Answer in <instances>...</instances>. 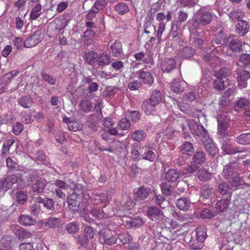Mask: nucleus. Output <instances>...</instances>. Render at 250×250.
<instances>
[{"label": "nucleus", "instance_id": "f257e3e1", "mask_svg": "<svg viewBox=\"0 0 250 250\" xmlns=\"http://www.w3.org/2000/svg\"><path fill=\"white\" fill-rule=\"evenodd\" d=\"M214 14L210 11L201 8L196 11L193 19L190 21L191 28L196 32L201 31L203 27L210 23L213 18Z\"/></svg>", "mask_w": 250, "mask_h": 250}, {"label": "nucleus", "instance_id": "f03ea898", "mask_svg": "<svg viewBox=\"0 0 250 250\" xmlns=\"http://www.w3.org/2000/svg\"><path fill=\"white\" fill-rule=\"evenodd\" d=\"M162 93L158 90L152 91L149 98L145 100L142 103V109L147 115H155L156 113L155 107L162 101Z\"/></svg>", "mask_w": 250, "mask_h": 250}, {"label": "nucleus", "instance_id": "7ed1b4c3", "mask_svg": "<svg viewBox=\"0 0 250 250\" xmlns=\"http://www.w3.org/2000/svg\"><path fill=\"white\" fill-rule=\"evenodd\" d=\"M231 75V70L226 67L221 68L215 71V77L212 85L214 89L218 91L223 90L225 87V83L227 81L228 77Z\"/></svg>", "mask_w": 250, "mask_h": 250}, {"label": "nucleus", "instance_id": "20e7f679", "mask_svg": "<svg viewBox=\"0 0 250 250\" xmlns=\"http://www.w3.org/2000/svg\"><path fill=\"white\" fill-rule=\"evenodd\" d=\"M229 121V119L228 117L223 114H221L217 118L218 132L220 137L222 138L228 139L229 136L227 132Z\"/></svg>", "mask_w": 250, "mask_h": 250}, {"label": "nucleus", "instance_id": "39448f33", "mask_svg": "<svg viewBox=\"0 0 250 250\" xmlns=\"http://www.w3.org/2000/svg\"><path fill=\"white\" fill-rule=\"evenodd\" d=\"M155 146V144L152 142H147L141 148L142 159L150 162H153L156 158L155 154L153 150Z\"/></svg>", "mask_w": 250, "mask_h": 250}, {"label": "nucleus", "instance_id": "423d86ee", "mask_svg": "<svg viewBox=\"0 0 250 250\" xmlns=\"http://www.w3.org/2000/svg\"><path fill=\"white\" fill-rule=\"evenodd\" d=\"M99 240L101 243L111 246L116 243L117 238L109 229H103L99 232Z\"/></svg>", "mask_w": 250, "mask_h": 250}, {"label": "nucleus", "instance_id": "0eeeda50", "mask_svg": "<svg viewBox=\"0 0 250 250\" xmlns=\"http://www.w3.org/2000/svg\"><path fill=\"white\" fill-rule=\"evenodd\" d=\"M130 127V123L126 118H122L120 120L116 127L113 128L111 131L114 136L120 135L124 136L125 135V131L128 132Z\"/></svg>", "mask_w": 250, "mask_h": 250}, {"label": "nucleus", "instance_id": "6e6552de", "mask_svg": "<svg viewBox=\"0 0 250 250\" xmlns=\"http://www.w3.org/2000/svg\"><path fill=\"white\" fill-rule=\"evenodd\" d=\"M222 150L225 154L232 155L245 152V150L239 146H234L229 141L223 140L222 143Z\"/></svg>", "mask_w": 250, "mask_h": 250}, {"label": "nucleus", "instance_id": "1a4fd4ad", "mask_svg": "<svg viewBox=\"0 0 250 250\" xmlns=\"http://www.w3.org/2000/svg\"><path fill=\"white\" fill-rule=\"evenodd\" d=\"M146 214L150 219L157 222L163 221L165 218L163 211L156 207L150 206L148 207Z\"/></svg>", "mask_w": 250, "mask_h": 250}, {"label": "nucleus", "instance_id": "9d476101", "mask_svg": "<svg viewBox=\"0 0 250 250\" xmlns=\"http://www.w3.org/2000/svg\"><path fill=\"white\" fill-rule=\"evenodd\" d=\"M227 180L231 188H234V190L243 188L244 186L247 185L243 177L240 176V174L238 172L233 174L231 178Z\"/></svg>", "mask_w": 250, "mask_h": 250}, {"label": "nucleus", "instance_id": "9b49d317", "mask_svg": "<svg viewBox=\"0 0 250 250\" xmlns=\"http://www.w3.org/2000/svg\"><path fill=\"white\" fill-rule=\"evenodd\" d=\"M237 168V163L235 161L229 162L223 166L222 171V176L225 180L229 179L231 176L236 174L237 172L235 169Z\"/></svg>", "mask_w": 250, "mask_h": 250}, {"label": "nucleus", "instance_id": "f8f14e48", "mask_svg": "<svg viewBox=\"0 0 250 250\" xmlns=\"http://www.w3.org/2000/svg\"><path fill=\"white\" fill-rule=\"evenodd\" d=\"M188 128L194 135L205 137L207 133V130L202 125H198L193 120H188Z\"/></svg>", "mask_w": 250, "mask_h": 250}, {"label": "nucleus", "instance_id": "ddd939ff", "mask_svg": "<svg viewBox=\"0 0 250 250\" xmlns=\"http://www.w3.org/2000/svg\"><path fill=\"white\" fill-rule=\"evenodd\" d=\"M176 63V61L173 58H165L161 61V70L163 73H171L175 68Z\"/></svg>", "mask_w": 250, "mask_h": 250}, {"label": "nucleus", "instance_id": "4468645a", "mask_svg": "<svg viewBox=\"0 0 250 250\" xmlns=\"http://www.w3.org/2000/svg\"><path fill=\"white\" fill-rule=\"evenodd\" d=\"M36 201L39 204H42L47 211L53 212L55 209V202L53 199L46 197H38L36 199Z\"/></svg>", "mask_w": 250, "mask_h": 250}, {"label": "nucleus", "instance_id": "2eb2a0df", "mask_svg": "<svg viewBox=\"0 0 250 250\" xmlns=\"http://www.w3.org/2000/svg\"><path fill=\"white\" fill-rule=\"evenodd\" d=\"M217 192L222 195H227V197L232 196V188L229 184L225 181H223L219 183L217 187Z\"/></svg>", "mask_w": 250, "mask_h": 250}, {"label": "nucleus", "instance_id": "dca6fc26", "mask_svg": "<svg viewBox=\"0 0 250 250\" xmlns=\"http://www.w3.org/2000/svg\"><path fill=\"white\" fill-rule=\"evenodd\" d=\"M138 79L144 84L151 85L154 83V78L152 74L148 72L143 70H139L138 72Z\"/></svg>", "mask_w": 250, "mask_h": 250}, {"label": "nucleus", "instance_id": "f3484780", "mask_svg": "<svg viewBox=\"0 0 250 250\" xmlns=\"http://www.w3.org/2000/svg\"><path fill=\"white\" fill-rule=\"evenodd\" d=\"M110 53L113 57H122L124 55L122 44L118 41L111 44L110 46Z\"/></svg>", "mask_w": 250, "mask_h": 250}, {"label": "nucleus", "instance_id": "a211bd4d", "mask_svg": "<svg viewBox=\"0 0 250 250\" xmlns=\"http://www.w3.org/2000/svg\"><path fill=\"white\" fill-rule=\"evenodd\" d=\"M195 54V49L190 46L182 47L178 52V55L179 58L186 60L190 59L191 57L194 56Z\"/></svg>", "mask_w": 250, "mask_h": 250}, {"label": "nucleus", "instance_id": "6ab92c4d", "mask_svg": "<svg viewBox=\"0 0 250 250\" xmlns=\"http://www.w3.org/2000/svg\"><path fill=\"white\" fill-rule=\"evenodd\" d=\"M250 24L249 22L244 20H238L235 25V31L239 36H245L249 31Z\"/></svg>", "mask_w": 250, "mask_h": 250}, {"label": "nucleus", "instance_id": "aec40b11", "mask_svg": "<svg viewBox=\"0 0 250 250\" xmlns=\"http://www.w3.org/2000/svg\"><path fill=\"white\" fill-rule=\"evenodd\" d=\"M68 208L73 212H76L79 209L80 202L77 200L76 194H72L68 195L67 198Z\"/></svg>", "mask_w": 250, "mask_h": 250}, {"label": "nucleus", "instance_id": "412c9836", "mask_svg": "<svg viewBox=\"0 0 250 250\" xmlns=\"http://www.w3.org/2000/svg\"><path fill=\"white\" fill-rule=\"evenodd\" d=\"M151 193V189L150 188L143 186L137 189L135 193V196L139 200H145L149 197Z\"/></svg>", "mask_w": 250, "mask_h": 250}, {"label": "nucleus", "instance_id": "4be33fe9", "mask_svg": "<svg viewBox=\"0 0 250 250\" xmlns=\"http://www.w3.org/2000/svg\"><path fill=\"white\" fill-rule=\"evenodd\" d=\"M228 48L232 52H239L241 49L242 42L238 38L231 39L230 37L228 39Z\"/></svg>", "mask_w": 250, "mask_h": 250}, {"label": "nucleus", "instance_id": "5701e85b", "mask_svg": "<svg viewBox=\"0 0 250 250\" xmlns=\"http://www.w3.org/2000/svg\"><path fill=\"white\" fill-rule=\"evenodd\" d=\"M125 223L126 228L130 229L141 227L144 224V222L141 217H136L133 218H129L128 220L125 221Z\"/></svg>", "mask_w": 250, "mask_h": 250}, {"label": "nucleus", "instance_id": "b1692460", "mask_svg": "<svg viewBox=\"0 0 250 250\" xmlns=\"http://www.w3.org/2000/svg\"><path fill=\"white\" fill-rule=\"evenodd\" d=\"M61 220L57 217H49L44 221H42L41 225L43 227H48L49 229H55L60 225Z\"/></svg>", "mask_w": 250, "mask_h": 250}, {"label": "nucleus", "instance_id": "393cba45", "mask_svg": "<svg viewBox=\"0 0 250 250\" xmlns=\"http://www.w3.org/2000/svg\"><path fill=\"white\" fill-rule=\"evenodd\" d=\"M198 165L194 163L188 164L186 167L181 169V174L182 175L189 176L196 173L199 170Z\"/></svg>", "mask_w": 250, "mask_h": 250}, {"label": "nucleus", "instance_id": "a878e982", "mask_svg": "<svg viewBox=\"0 0 250 250\" xmlns=\"http://www.w3.org/2000/svg\"><path fill=\"white\" fill-rule=\"evenodd\" d=\"M230 196L227 197L225 199H220L216 203L215 208L219 212H224L228 208V207L230 203L231 200Z\"/></svg>", "mask_w": 250, "mask_h": 250}, {"label": "nucleus", "instance_id": "bb28decb", "mask_svg": "<svg viewBox=\"0 0 250 250\" xmlns=\"http://www.w3.org/2000/svg\"><path fill=\"white\" fill-rule=\"evenodd\" d=\"M185 85V82L175 79L171 83L170 88L172 92L180 94L184 91Z\"/></svg>", "mask_w": 250, "mask_h": 250}, {"label": "nucleus", "instance_id": "cd10ccee", "mask_svg": "<svg viewBox=\"0 0 250 250\" xmlns=\"http://www.w3.org/2000/svg\"><path fill=\"white\" fill-rule=\"evenodd\" d=\"M180 174L181 169L179 171L175 169H170L165 173V179L168 182L173 183L179 178Z\"/></svg>", "mask_w": 250, "mask_h": 250}, {"label": "nucleus", "instance_id": "c85d7f7f", "mask_svg": "<svg viewBox=\"0 0 250 250\" xmlns=\"http://www.w3.org/2000/svg\"><path fill=\"white\" fill-rule=\"evenodd\" d=\"M46 186L45 181L40 179L37 180L32 186V190L37 194L42 193Z\"/></svg>", "mask_w": 250, "mask_h": 250}, {"label": "nucleus", "instance_id": "c756f323", "mask_svg": "<svg viewBox=\"0 0 250 250\" xmlns=\"http://www.w3.org/2000/svg\"><path fill=\"white\" fill-rule=\"evenodd\" d=\"M15 143V140L12 139H8L2 145L1 149V155L3 156H6L7 153L12 154L14 151L12 148Z\"/></svg>", "mask_w": 250, "mask_h": 250}, {"label": "nucleus", "instance_id": "7c9ffc66", "mask_svg": "<svg viewBox=\"0 0 250 250\" xmlns=\"http://www.w3.org/2000/svg\"><path fill=\"white\" fill-rule=\"evenodd\" d=\"M18 104L24 108L31 107L34 103L33 99L29 96H23L17 100Z\"/></svg>", "mask_w": 250, "mask_h": 250}, {"label": "nucleus", "instance_id": "2f4dec72", "mask_svg": "<svg viewBox=\"0 0 250 250\" xmlns=\"http://www.w3.org/2000/svg\"><path fill=\"white\" fill-rule=\"evenodd\" d=\"M250 78V73L246 70H240L237 73V81L239 83L241 82V83H239V84L242 85V88L247 86V84L246 82Z\"/></svg>", "mask_w": 250, "mask_h": 250}, {"label": "nucleus", "instance_id": "473e14b6", "mask_svg": "<svg viewBox=\"0 0 250 250\" xmlns=\"http://www.w3.org/2000/svg\"><path fill=\"white\" fill-rule=\"evenodd\" d=\"M98 54L94 51H89L84 54L83 59L85 62L90 65H94L96 64Z\"/></svg>", "mask_w": 250, "mask_h": 250}, {"label": "nucleus", "instance_id": "72a5a7b5", "mask_svg": "<svg viewBox=\"0 0 250 250\" xmlns=\"http://www.w3.org/2000/svg\"><path fill=\"white\" fill-rule=\"evenodd\" d=\"M192 160L196 164L201 165L206 160V153L202 150H197L193 155Z\"/></svg>", "mask_w": 250, "mask_h": 250}, {"label": "nucleus", "instance_id": "f704fd0d", "mask_svg": "<svg viewBox=\"0 0 250 250\" xmlns=\"http://www.w3.org/2000/svg\"><path fill=\"white\" fill-rule=\"evenodd\" d=\"M190 201L186 197H181L176 201L177 207L180 210L186 211L190 207Z\"/></svg>", "mask_w": 250, "mask_h": 250}, {"label": "nucleus", "instance_id": "c9c22d12", "mask_svg": "<svg viewBox=\"0 0 250 250\" xmlns=\"http://www.w3.org/2000/svg\"><path fill=\"white\" fill-rule=\"evenodd\" d=\"M110 62V58L109 56L104 53L100 54L99 55L98 54L96 63L98 65L99 68L100 67L103 68L108 65Z\"/></svg>", "mask_w": 250, "mask_h": 250}, {"label": "nucleus", "instance_id": "e433bc0d", "mask_svg": "<svg viewBox=\"0 0 250 250\" xmlns=\"http://www.w3.org/2000/svg\"><path fill=\"white\" fill-rule=\"evenodd\" d=\"M214 192L213 188L208 185H205L201 188V196L205 199H208L211 198Z\"/></svg>", "mask_w": 250, "mask_h": 250}, {"label": "nucleus", "instance_id": "4c0bfd02", "mask_svg": "<svg viewBox=\"0 0 250 250\" xmlns=\"http://www.w3.org/2000/svg\"><path fill=\"white\" fill-rule=\"evenodd\" d=\"M204 146L208 154L214 157L217 152V148L215 145L210 140H207L204 142Z\"/></svg>", "mask_w": 250, "mask_h": 250}, {"label": "nucleus", "instance_id": "58836bf2", "mask_svg": "<svg viewBox=\"0 0 250 250\" xmlns=\"http://www.w3.org/2000/svg\"><path fill=\"white\" fill-rule=\"evenodd\" d=\"M181 151L182 153L188 156H191L194 151L192 144L189 142H185L181 146Z\"/></svg>", "mask_w": 250, "mask_h": 250}, {"label": "nucleus", "instance_id": "ea45409f", "mask_svg": "<svg viewBox=\"0 0 250 250\" xmlns=\"http://www.w3.org/2000/svg\"><path fill=\"white\" fill-rule=\"evenodd\" d=\"M213 41L215 43L218 44H227L228 40L226 39V35L223 30H220L215 35Z\"/></svg>", "mask_w": 250, "mask_h": 250}, {"label": "nucleus", "instance_id": "a19ab883", "mask_svg": "<svg viewBox=\"0 0 250 250\" xmlns=\"http://www.w3.org/2000/svg\"><path fill=\"white\" fill-rule=\"evenodd\" d=\"M198 178L201 181L205 182L211 178V173L204 168L199 169L197 171Z\"/></svg>", "mask_w": 250, "mask_h": 250}, {"label": "nucleus", "instance_id": "79ce46f5", "mask_svg": "<svg viewBox=\"0 0 250 250\" xmlns=\"http://www.w3.org/2000/svg\"><path fill=\"white\" fill-rule=\"evenodd\" d=\"M42 5L38 3L32 9L30 14V18L32 20H36L42 14Z\"/></svg>", "mask_w": 250, "mask_h": 250}, {"label": "nucleus", "instance_id": "37998d69", "mask_svg": "<svg viewBox=\"0 0 250 250\" xmlns=\"http://www.w3.org/2000/svg\"><path fill=\"white\" fill-rule=\"evenodd\" d=\"M236 142L241 145L250 144V133H242L236 138Z\"/></svg>", "mask_w": 250, "mask_h": 250}, {"label": "nucleus", "instance_id": "c03bdc74", "mask_svg": "<svg viewBox=\"0 0 250 250\" xmlns=\"http://www.w3.org/2000/svg\"><path fill=\"white\" fill-rule=\"evenodd\" d=\"M138 146L136 144H133L131 146V159L133 161H138L141 159L142 157V153L141 152V148L140 150L137 149Z\"/></svg>", "mask_w": 250, "mask_h": 250}, {"label": "nucleus", "instance_id": "a18cd8bd", "mask_svg": "<svg viewBox=\"0 0 250 250\" xmlns=\"http://www.w3.org/2000/svg\"><path fill=\"white\" fill-rule=\"evenodd\" d=\"M115 10L120 15H125L129 12L128 5L124 2H121L117 3L114 7Z\"/></svg>", "mask_w": 250, "mask_h": 250}, {"label": "nucleus", "instance_id": "49530a36", "mask_svg": "<svg viewBox=\"0 0 250 250\" xmlns=\"http://www.w3.org/2000/svg\"><path fill=\"white\" fill-rule=\"evenodd\" d=\"M207 228L204 226L198 227L196 231V238L201 242H204L207 238Z\"/></svg>", "mask_w": 250, "mask_h": 250}, {"label": "nucleus", "instance_id": "de8ad7c7", "mask_svg": "<svg viewBox=\"0 0 250 250\" xmlns=\"http://www.w3.org/2000/svg\"><path fill=\"white\" fill-rule=\"evenodd\" d=\"M141 116V114L140 112L138 110L127 111L125 114L126 118H127L135 123L140 120Z\"/></svg>", "mask_w": 250, "mask_h": 250}, {"label": "nucleus", "instance_id": "09e8293b", "mask_svg": "<svg viewBox=\"0 0 250 250\" xmlns=\"http://www.w3.org/2000/svg\"><path fill=\"white\" fill-rule=\"evenodd\" d=\"M211 48H206L205 52L202 54L203 60L208 63H212L213 59L215 58V55L212 53V50L209 51V50Z\"/></svg>", "mask_w": 250, "mask_h": 250}, {"label": "nucleus", "instance_id": "8fccbe9b", "mask_svg": "<svg viewBox=\"0 0 250 250\" xmlns=\"http://www.w3.org/2000/svg\"><path fill=\"white\" fill-rule=\"evenodd\" d=\"M162 192L166 196H169L173 191L172 186L167 182H162L160 185Z\"/></svg>", "mask_w": 250, "mask_h": 250}, {"label": "nucleus", "instance_id": "3c124183", "mask_svg": "<svg viewBox=\"0 0 250 250\" xmlns=\"http://www.w3.org/2000/svg\"><path fill=\"white\" fill-rule=\"evenodd\" d=\"M188 245L190 249L192 250H201L204 246L203 242L197 238H192L189 242Z\"/></svg>", "mask_w": 250, "mask_h": 250}, {"label": "nucleus", "instance_id": "603ef678", "mask_svg": "<svg viewBox=\"0 0 250 250\" xmlns=\"http://www.w3.org/2000/svg\"><path fill=\"white\" fill-rule=\"evenodd\" d=\"M7 178L12 187L14 184L23 181L22 174L20 173L9 175Z\"/></svg>", "mask_w": 250, "mask_h": 250}, {"label": "nucleus", "instance_id": "864d4df0", "mask_svg": "<svg viewBox=\"0 0 250 250\" xmlns=\"http://www.w3.org/2000/svg\"><path fill=\"white\" fill-rule=\"evenodd\" d=\"M6 163L8 171L13 172L17 171L20 170V167L19 165L11 158H7Z\"/></svg>", "mask_w": 250, "mask_h": 250}, {"label": "nucleus", "instance_id": "5fc2aeb1", "mask_svg": "<svg viewBox=\"0 0 250 250\" xmlns=\"http://www.w3.org/2000/svg\"><path fill=\"white\" fill-rule=\"evenodd\" d=\"M228 15L229 19H231L232 21L237 20L238 21V20H240L239 19L244 17V13L243 11L240 9H235L229 12Z\"/></svg>", "mask_w": 250, "mask_h": 250}, {"label": "nucleus", "instance_id": "6e6d98bb", "mask_svg": "<svg viewBox=\"0 0 250 250\" xmlns=\"http://www.w3.org/2000/svg\"><path fill=\"white\" fill-rule=\"evenodd\" d=\"M80 109L84 112H88L92 108V103L88 100H83L80 103Z\"/></svg>", "mask_w": 250, "mask_h": 250}, {"label": "nucleus", "instance_id": "4d7b16f0", "mask_svg": "<svg viewBox=\"0 0 250 250\" xmlns=\"http://www.w3.org/2000/svg\"><path fill=\"white\" fill-rule=\"evenodd\" d=\"M16 201L18 204L22 205L28 199V195L26 192L24 191H19L16 192Z\"/></svg>", "mask_w": 250, "mask_h": 250}, {"label": "nucleus", "instance_id": "13d9d810", "mask_svg": "<svg viewBox=\"0 0 250 250\" xmlns=\"http://www.w3.org/2000/svg\"><path fill=\"white\" fill-rule=\"evenodd\" d=\"M192 44L195 47H197L203 50L207 48V44L206 43L205 41L201 38H194Z\"/></svg>", "mask_w": 250, "mask_h": 250}, {"label": "nucleus", "instance_id": "bf43d9fd", "mask_svg": "<svg viewBox=\"0 0 250 250\" xmlns=\"http://www.w3.org/2000/svg\"><path fill=\"white\" fill-rule=\"evenodd\" d=\"M146 137V134L144 130H136L131 135V138L135 141L140 142L143 140Z\"/></svg>", "mask_w": 250, "mask_h": 250}, {"label": "nucleus", "instance_id": "052dcab7", "mask_svg": "<svg viewBox=\"0 0 250 250\" xmlns=\"http://www.w3.org/2000/svg\"><path fill=\"white\" fill-rule=\"evenodd\" d=\"M229 103L230 100L229 98L223 95L220 97L219 99V105L221 106V108H224V109H220V110H221V112H222L223 113L227 112V107L229 104Z\"/></svg>", "mask_w": 250, "mask_h": 250}, {"label": "nucleus", "instance_id": "680f3d73", "mask_svg": "<svg viewBox=\"0 0 250 250\" xmlns=\"http://www.w3.org/2000/svg\"><path fill=\"white\" fill-rule=\"evenodd\" d=\"M34 220L29 215H21L20 216L19 222L24 226H30L33 224Z\"/></svg>", "mask_w": 250, "mask_h": 250}, {"label": "nucleus", "instance_id": "e2e57ef3", "mask_svg": "<svg viewBox=\"0 0 250 250\" xmlns=\"http://www.w3.org/2000/svg\"><path fill=\"white\" fill-rule=\"evenodd\" d=\"M65 229L69 234H74L78 232L79 230V225L76 222H71L68 223Z\"/></svg>", "mask_w": 250, "mask_h": 250}, {"label": "nucleus", "instance_id": "0e129e2a", "mask_svg": "<svg viewBox=\"0 0 250 250\" xmlns=\"http://www.w3.org/2000/svg\"><path fill=\"white\" fill-rule=\"evenodd\" d=\"M118 238L124 245L130 243L132 240L131 236L126 232L119 234Z\"/></svg>", "mask_w": 250, "mask_h": 250}, {"label": "nucleus", "instance_id": "69168bd1", "mask_svg": "<svg viewBox=\"0 0 250 250\" xmlns=\"http://www.w3.org/2000/svg\"><path fill=\"white\" fill-rule=\"evenodd\" d=\"M107 2L106 0H96L92 8L96 10L95 13H98L100 10L104 9L107 5Z\"/></svg>", "mask_w": 250, "mask_h": 250}, {"label": "nucleus", "instance_id": "338daca9", "mask_svg": "<svg viewBox=\"0 0 250 250\" xmlns=\"http://www.w3.org/2000/svg\"><path fill=\"white\" fill-rule=\"evenodd\" d=\"M46 157L45 154L42 150L36 152L32 156V159L38 162H42L44 161Z\"/></svg>", "mask_w": 250, "mask_h": 250}, {"label": "nucleus", "instance_id": "774afa93", "mask_svg": "<svg viewBox=\"0 0 250 250\" xmlns=\"http://www.w3.org/2000/svg\"><path fill=\"white\" fill-rule=\"evenodd\" d=\"M239 62L246 67L250 63V54L243 53L239 56Z\"/></svg>", "mask_w": 250, "mask_h": 250}]
</instances>
